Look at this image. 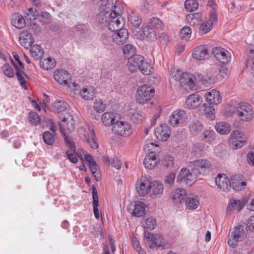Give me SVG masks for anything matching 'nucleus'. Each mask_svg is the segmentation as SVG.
Instances as JSON below:
<instances>
[{
  "instance_id": "f257e3e1",
  "label": "nucleus",
  "mask_w": 254,
  "mask_h": 254,
  "mask_svg": "<svg viewBox=\"0 0 254 254\" xmlns=\"http://www.w3.org/2000/svg\"><path fill=\"white\" fill-rule=\"evenodd\" d=\"M114 1H103L100 7L99 13L96 19L101 27H107L114 13Z\"/></svg>"
},
{
  "instance_id": "f03ea898",
  "label": "nucleus",
  "mask_w": 254,
  "mask_h": 254,
  "mask_svg": "<svg viewBox=\"0 0 254 254\" xmlns=\"http://www.w3.org/2000/svg\"><path fill=\"white\" fill-rule=\"evenodd\" d=\"M171 75L174 79L180 82L182 87L192 89L195 86V76L189 72H182L181 70L172 71Z\"/></svg>"
},
{
  "instance_id": "7ed1b4c3",
  "label": "nucleus",
  "mask_w": 254,
  "mask_h": 254,
  "mask_svg": "<svg viewBox=\"0 0 254 254\" xmlns=\"http://www.w3.org/2000/svg\"><path fill=\"white\" fill-rule=\"evenodd\" d=\"M123 9L120 3H116L114 6V13L107 26L111 31H114L123 27L125 20L121 15Z\"/></svg>"
},
{
  "instance_id": "20e7f679",
  "label": "nucleus",
  "mask_w": 254,
  "mask_h": 254,
  "mask_svg": "<svg viewBox=\"0 0 254 254\" xmlns=\"http://www.w3.org/2000/svg\"><path fill=\"white\" fill-rule=\"evenodd\" d=\"M154 94L155 89L153 87L147 84H144L137 90L135 99L139 104L144 105L151 100Z\"/></svg>"
},
{
  "instance_id": "39448f33",
  "label": "nucleus",
  "mask_w": 254,
  "mask_h": 254,
  "mask_svg": "<svg viewBox=\"0 0 254 254\" xmlns=\"http://www.w3.org/2000/svg\"><path fill=\"white\" fill-rule=\"evenodd\" d=\"M187 120L188 116L186 112L183 110L177 109L170 115L168 123L171 127H177L184 126Z\"/></svg>"
},
{
  "instance_id": "423d86ee",
  "label": "nucleus",
  "mask_w": 254,
  "mask_h": 254,
  "mask_svg": "<svg viewBox=\"0 0 254 254\" xmlns=\"http://www.w3.org/2000/svg\"><path fill=\"white\" fill-rule=\"evenodd\" d=\"M112 130L116 135L127 137L132 133V127L131 124L127 121L118 120L112 126Z\"/></svg>"
},
{
  "instance_id": "0eeeda50",
  "label": "nucleus",
  "mask_w": 254,
  "mask_h": 254,
  "mask_svg": "<svg viewBox=\"0 0 254 254\" xmlns=\"http://www.w3.org/2000/svg\"><path fill=\"white\" fill-rule=\"evenodd\" d=\"M247 229L243 225H239L234 228L228 236V244L232 247H235L239 242L243 241L247 236Z\"/></svg>"
},
{
  "instance_id": "6e6552de",
  "label": "nucleus",
  "mask_w": 254,
  "mask_h": 254,
  "mask_svg": "<svg viewBox=\"0 0 254 254\" xmlns=\"http://www.w3.org/2000/svg\"><path fill=\"white\" fill-rule=\"evenodd\" d=\"M236 112L240 120L243 122H249L254 116L252 106L247 103L242 102L238 104Z\"/></svg>"
},
{
  "instance_id": "1a4fd4ad",
  "label": "nucleus",
  "mask_w": 254,
  "mask_h": 254,
  "mask_svg": "<svg viewBox=\"0 0 254 254\" xmlns=\"http://www.w3.org/2000/svg\"><path fill=\"white\" fill-rule=\"evenodd\" d=\"M152 183L149 176L142 175L139 178L136 182L135 188L137 192L141 196H145L148 194Z\"/></svg>"
},
{
  "instance_id": "9d476101",
  "label": "nucleus",
  "mask_w": 254,
  "mask_h": 254,
  "mask_svg": "<svg viewBox=\"0 0 254 254\" xmlns=\"http://www.w3.org/2000/svg\"><path fill=\"white\" fill-rule=\"evenodd\" d=\"M247 142L245 134L238 130H235L231 133L229 140L230 146L234 149H238L244 146Z\"/></svg>"
},
{
  "instance_id": "9b49d317",
  "label": "nucleus",
  "mask_w": 254,
  "mask_h": 254,
  "mask_svg": "<svg viewBox=\"0 0 254 254\" xmlns=\"http://www.w3.org/2000/svg\"><path fill=\"white\" fill-rule=\"evenodd\" d=\"M191 171L197 177L200 175H205L211 169V162L207 159H199L194 161L192 164Z\"/></svg>"
},
{
  "instance_id": "f8f14e48",
  "label": "nucleus",
  "mask_w": 254,
  "mask_h": 254,
  "mask_svg": "<svg viewBox=\"0 0 254 254\" xmlns=\"http://www.w3.org/2000/svg\"><path fill=\"white\" fill-rule=\"evenodd\" d=\"M197 176L194 172H191L187 168H182L177 177L178 183H183L186 185H191L197 179Z\"/></svg>"
},
{
  "instance_id": "ddd939ff",
  "label": "nucleus",
  "mask_w": 254,
  "mask_h": 254,
  "mask_svg": "<svg viewBox=\"0 0 254 254\" xmlns=\"http://www.w3.org/2000/svg\"><path fill=\"white\" fill-rule=\"evenodd\" d=\"M61 119V122L59 124V126L62 134H64V132H71L74 130L75 122L72 115L66 113L64 116H62Z\"/></svg>"
},
{
  "instance_id": "4468645a",
  "label": "nucleus",
  "mask_w": 254,
  "mask_h": 254,
  "mask_svg": "<svg viewBox=\"0 0 254 254\" xmlns=\"http://www.w3.org/2000/svg\"><path fill=\"white\" fill-rule=\"evenodd\" d=\"M214 57L223 64L229 63L231 59V55L227 50L221 47H214L212 50Z\"/></svg>"
},
{
  "instance_id": "2eb2a0df",
  "label": "nucleus",
  "mask_w": 254,
  "mask_h": 254,
  "mask_svg": "<svg viewBox=\"0 0 254 254\" xmlns=\"http://www.w3.org/2000/svg\"><path fill=\"white\" fill-rule=\"evenodd\" d=\"M114 31L110 35V37L114 43L122 45L126 42L128 38V32L127 29L121 28Z\"/></svg>"
},
{
  "instance_id": "dca6fc26",
  "label": "nucleus",
  "mask_w": 254,
  "mask_h": 254,
  "mask_svg": "<svg viewBox=\"0 0 254 254\" xmlns=\"http://www.w3.org/2000/svg\"><path fill=\"white\" fill-rule=\"evenodd\" d=\"M144 239L147 242H151L158 248H163L168 246V243L166 241L161 235L158 234L154 235L148 232H145Z\"/></svg>"
},
{
  "instance_id": "f3484780",
  "label": "nucleus",
  "mask_w": 254,
  "mask_h": 254,
  "mask_svg": "<svg viewBox=\"0 0 254 254\" xmlns=\"http://www.w3.org/2000/svg\"><path fill=\"white\" fill-rule=\"evenodd\" d=\"M187 195V191L184 189H175L171 193L170 197L172 203L176 206H179L185 202Z\"/></svg>"
},
{
  "instance_id": "a211bd4d",
  "label": "nucleus",
  "mask_w": 254,
  "mask_h": 254,
  "mask_svg": "<svg viewBox=\"0 0 254 254\" xmlns=\"http://www.w3.org/2000/svg\"><path fill=\"white\" fill-rule=\"evenodd\" d=\"M121 118L120 114L115 111L105 112L101 116V122L106 127L113 126Z\"/></svg>"
},
{
  "instance_id": "6ab92c4d",
  "label": "nucleus",
  "mask_w": 254,
  "mask_h": 254,
  "mask_svg": "<svg viewBox=\"0 0 254 254\" xmlns=\"http://www.w3.org/2000/svg\"><path fill=\"white\" fill-rule=\"evenodd\" d=\"M159 162L158 154L155 152H151L145 155L143 165L146 169L152 170L157 167Z\"/></svg>"
},
{
  "instance_id": "aec40b11",
  "label": "nucleus",
  "mask_w": 254,
  "mask_h": 254,
  "mask_svg": "<svg viewBox=\"0 0 254 254\" xmlns=\"http://www.w3.org/2000/svg\"><path fill=\"white\" fill-rule=\"evenodd\" d=\"M91 132V137L89 138L86 133V131L83 127H80L78 129V133L80 137L83 138L86 142L93 149H97L98 147V144L95 136V133L92 128H89Z\"/></svg>"
},
{
  "instance_id": "412c9836",
  "label": "nucleus",
  "mask_w": 254,
  "mask_h": 254,
  "mask_svg": "<svg viewBox=\"0 0 254 254\" xmlns=\"http://www.w3.org/2000/svg\"><path fill=\"white\" fill-rule=\"evenodd\" d=\"M164 187L163 184L159 181H152L149 194L152 199L160 198L163 194Z\"/></svg>"
},
{
  "instance_id": "4be33fe9",
  "label": "nucleus",
  "mask_w": 254,
  "mask_h": 254,
  "mask_svg": "<svg viewBox=\"0 0 254 254\" xmlns=\"http://www.w3.org/2000/svg\"><path fill=\"white\" fill-rule=\"evenodd\" d=\"M215 184L220 190L227 191L231 187V181L227 175L218 174L215 178Z\"/></svg>"
},
{
  "instance_id": "5701e85b",
  "label": "nucleus",
  "mask_w": 254,
  "mask_h": 254,
  "mask_svg": "<svg viewBox=\"0 0 254 254\" xmlns=\"http://www.w3.org/2000/svg\"><path fill=\"white\" fill-rule=\"evenodd\" d=\"M171 133V128L165 124H162L155 129V134L159 140L166 141L170 136Z\"/></svg>"
},
{
  "instance_id": "b1692460",
  "label": "nucleus",
  "mask_w": 254,
  "mask_h": 254,
  "mask_svg": "<svg viewBox=\"0 0 254 254\" xmlns=\"http://www.w3.org/2000/svg\"><path fill=\"white\" fill-rule=\"evenodd\" d=\"M204 97L209 104L218 105L221 103L222 97L220 92L216 89H212L206 92Z\"/></svg>"
},
{
  "instance_id": "393cba45",
  "label": "nucleus",
  "mask_w": 254,
  "mask_h": 254,
  "mask_svg": "<svg viewBox=\"0 0 254 254\" xmlns=\"http://www.w3.org/2000/svg\"><path fill=\"white\" fill-rule=\"evenodd\" d=\"M193 59L201 61L207 59L209 56V50L204 45H199L194 49L192 53Z\"/></svg>"
},
{
  "instance_id": "a878e982",
  "label": "nucleus",
  "mask_w": 254,
  "mask_h": 254,
  "mask_svg": "<svg viewBox=\"0 0 254 254\" xmlns=\"http://www.w3.org/2000/svg\"><path fill=\"white\" fill-rule=\"evenodd\" d=\"M202 98L197 94H191L186 100V105L190 109L198 108L202 103Z\"/></svg>"
},
{
  "instance_id": "bb28decb",
  "label": "nucleus",
  "mask_w": 254,
  "mask_h": 254,
  "mask_svg": "<svg viewBox=\"0 0 254 254\" xmlns=\"http://www.w3.org/2000/svg\"><path fill=\"white\" fill-rule=\"evenodd\" d=\"M231 183L233 188L236 191L243 190L247 185L246 180L243 176L239 174L232 177Z\"/></svg>"
},
{
  "instance_id": "cd10ccee",
  "label": "nucleus",
  "mask_w": 254,
  "mask_h": 254,
  "mask_svg": "<svg viewBox=\"0 0 254 254\" xmlns=\"http://www.w3.org/2000/svg\"><path fill=\"white\" fill-rule=\"evenodd\" d=\"M218 22V17H216V19H213L209 16V19L206 20L200 25L199 28V33L202 35L206 34L210 32L212 29L213 25L217 23Z\"/></svg>"
},
{
  "instance_id": "c85d7f7f",
  "label": "nucleus",
  "mask_w": 254,
  "mask_h": 254,
  "mask_svg": "<svg viewBox=\"0 0 254 254\" xmlns=\"http://www.w3.org/2000/svg\"><path fill=\"white\" fill-rule=\"evenodd\" d=\"M55 79L60 84L66 85L70 79V75L66 71L61 69L57 70L54 73Z\"/></svg>"
},
{
  "instance_id": "c756f323",
  "label": "nucleus",
  "mask_w": 254,
  "mask_h": 254,
  "mask_svg": "<svg viewBox=\"0 0 254 254\" xmlns=\"http://www.w3.org/2000/svg\"><path fill=\"white\" fill-rule=\"evenodd\" d=\"M20 44L26 49L32 46L34 40L31 34L27 31L21 32L19 37Z\"/></svg>"
},
{
  "instance_id": "7c9ffc66",
  "label": "nucleus",
  "mask_w": 254,
  "mask_h": 254,
  "mask_svg": "<svg viewBox=\"0 0 254 254\" xmlns=\"http://www.w3.org/2000/svg\"><path fill=\"white\" fill-rule=\"evenodd\" d=\"M246 202L245 198L236 200L235 199H230L227 208V211L228 213L232 212L235 209L240 211L245 206Z\"/></svg>"
},
{
  "instance_id": "2f4dec72",
  "label": "nucleus",
  "mask_w": 254,
  "mask_h": 254,
  "mask_svg": "<svg viewBox=\"0 0 254 254\" xmlns=\"http://www.w3.org/2000/svg\"><path fill=\"white\" fill-rule=\"evenodd\" d=\"M143 59V57L140 55H135L129 58L128 61V67L130 71L133 72L139 69Z\"/></svg>"
},
{
  "instance_id": "473e14b6",
  "label": "nucleus",
  "mask_w": 254,
  "mask_h": 254,
  "mask_svg": "<svg viewBox=\"0 0 254 254\" xmlns=\"http://www.w3.org/2000/svg\"><path fill=\"white\" fill-rule=\"evenodd\" d=\"M96 94V90L92 86L84 87L79 92V95L81 98L86 100L92 99Z\"/></svg>"
},
{
  "instance_id": "72a5a7b5",
  "label": "nucleus",
  "mask_w": 254,
  "mask_h": 254,
  "mask_svg": "<svg viewBox=\"0 0 254 254\" xmlns=\"http://www.w3.org/2000/svg\"><path fill=\"white\" fill-rule=\"evenodd\" d=\"M185 201L187 208L190 210H195L199 205L197 196L193 194L187 195Z\"/></svg>"
},
{
  "instance_id": "f704fd0d",
  "label": "nucleus",
  "mask_w": 254,
  "mask_h": 254,
  "mask_svg": "<svg viewBox=\"0 0 254 254\" xmlns=\"http://www.w3.org/2000/svg\"><path fill=\"white\" fill-rule=\"evenodd\" d=\"M11 23L13 26L19 29L23 28L26 25L24 18L19 13H15L12 15Z\"/></svg>"
},
{
  "instance_id": "c9c22d12",
  "label": "nucleus",
  "mask_w": 254,
  "mask_h": 254,
  "mask_svg": "<svg viewBox=\"0 0 254 254\" xmlns=\"http://www.w3.org/2000/svg\"><path fill=\"white\" fill-rule=\"evenodd\" d=\"M11 62L16 69L15 74L21 86L24 89H27L28 87L24 77L25 76L27 75L24 73L23 71L24 69H20L14 63L13 60H11Z\"/></svg>"
},
{
  "instance_id": "e433bc0d",
  "label": "nucleus",
  "mask_w": 254,
  "mask_h": 254,
  "mask_svg": "<svg viewBox=\"0 0 254 254\" xmlns=\"http://www.w3.org/2000/svg\"><path fill=\"white\" fill-rule=\"evenodd\" d=\"M215 128L220 134H228L231 130V126L227 122H220L216 124Z\"/></svg>"
},
{
  "instance_id": "4c0bfd02",
  "label": "nucleus",
  "mask_w": 254,
  "mask_h": 254,
  "mask_svg": "<svg viewBox=\"0 0 254 254\" xmlns=\"http://www.w3.org/2000/svg\"><path fill=\"white\" fill-rule=\"evenodd\" d=\"M130 120L134 123H141L145 118V115L141 111H133L130 110L128 113Z\"/></svg>"
},
{
  "instance_id": "58836bf2",
  "label": "nucleus",
  "mask_w": 254,
  "mask_h": 254,
  "mask_svg": "<svg viewBox=\"0 0 254 254\" xmlns=\"http://www.w3.org/2000/svg\"><path fill=\"white\" fill-rule=\"evenodd\" d=\"M201 17V13L200 12L191 13L186 15V20L190 26H194L198 24Z\"/></svg>"
},
{
  "instance_id": "ea45409f",
  "label": "nucleus",
  "mask_w": 254,
  "mask_h": 254,
  "mask_svg": "<svg viewBox=\"0 0 254 254\" xmlns=\"http://www.w3.org/2000/svg\"><path fill=\"white\" fill-rule=\"evenodd\" d=\"M92 198H93V212L95 217L96 219H99L100 217V214L98 210L99 206V198L98 193L96 190L95 186H92Z\"/></svg>"
},
{
  "instance_id": "a19ab883",
  "label": "nucleus",
  "mask_w": 254,
  "mask_h": 254,
  "mask_svg": "<svg viewBox=\"0 0 254 254\" xmlns=\"http://www.w3.org/2000/svg\"><path fill=\"white\" fill-rule=\"evenodd\" d=\"M207 8L209 10V16L213 19H216V17H218L217 10L218 5L215 0H208L207 2Z\"/></svg>"
},
{
  "instance_id": "79ce46f5",
  "label": "nucleus",
  "mask_w": 254,
  "mask_h": 254,
  "mask_svg": "<svg viewBox=\"0 0 254 254\" xmlns=\"http://www.w3.org/2000/svg\"><path fill=\"white\" fill-rule=\"evenodd\" d=\"M30 54L35 60L38 61L40 59L44 54V50L38 45H34L30 47Z\"/></svg>"
},
{
  "instance_id": "37998d69",
  "label": "nucleus",
  "mask_w": 254,
  "mask_h": 254,
  "mask_svg": "<svg viewBox=\"0 0 254 254\" xmlns=\"http://www.w3.org/2000/svg\"><path fill=\"white\" fill-rule=\"evenodd\" d=\"M249 48L250 49V55L246 62V65L254 77V46L253 48L251 47Z\"/></svg>"
},
{
  "instance_id": "c03bdc74",
  "label": "nucleus",
  "mask_w": 254,
  "mask_h": 254,
  "mask_svg": "<svg viewBox=\"0 0 254 254\" xmlns=\"http://www.w3.org/2000/svg\"><path fill=\"white\" fill-rule=\"evenodd\" d=\"M164 23L158 18L153 17L150 19L149 27L151 30H162L164 28Z\"/></svg>"
},
{
  "instance_id": "a18cd8bd",
  "label": "nucleus",
  "mask_w": 254,
  "mask_h": 254,
  "mask_svg": "<svg viewBox=\"0 0 254 254\" xmlns=\"http://www.w3.org/2000/svg\"><path fill=\"white\" fill-rule=\"evenodd\" d=\"M40 65L43 69L48 70L55 66L56 61L54 59L51 58H46L40 60Z\"/></svg>"
},
{
  "instance_id": "49530a36",
  "label": "nucleus",
  "mask_w": 254,
  "mask_h": 254,
  "mask_svg": "<svg viewBox=\"0 0 254 254\" xmlns=\"http://www.w3.org/2000/svg\"><path fill=\"white\" fill-rule=\"evenodd\" d=\"M68 107L67 103L64 101L57 100L53 105V110L56 113L65 111Z\"/></svg>"
},
{
  "instance_id": "de8ad7c7",
  "label": "nucleus",
  "mask_w": 254,
  "mask_h": 254,
  "mask_svg": "<svg viewBox=\"0 0 254 254\" xmlns=\"http://www.w3.org/2000/svg\"><path fill=\"white\" fill-rule=\"evenodd\" d=\"M199 6L197 0H186L184 3V8L188 12H192L196 10Z\"/></svg>"
},
{
  "instance_id": "09e8293b",
  "label": "nucleus",
  "mask_w": 254,
  "mask_h": 254,
  "mask_svg": "<svg viewBox=\"0 0 254 254\" xmlns=\"http://www.w3.org/2000/svg\"><path fill=\"white\" fill-rule=\"evenodd\" d=\"M203 128L202 123L198 121L192 122L190 125V130L191 133L197 134Z\"/></svg>"
},
{
  "instance_id": "8fccbe9b",
  "label": "nucleus",
  "mask_w": 254,
  "mask_h": 254,
  "mask_svg": "<svg viewBox=\"0 0 254 254\" xmlns=\"http://www.w3.org/2000/svg\"><path fill=\"white\" fill-rule=\"evenodd\" d=\"M202 136L204 141L212 143L215 139L216 133L213 130L207 129L203 132Z\"/></svg>"
},
{
  "instance_id": "3c124183",
  "label": "nucleus",
  "mask_w": 254,
  "mask_h": 254,
  "mask_svg": "<svg viewBox=\"0 0 254 254\" xmlns=\"http://www.w3.org/2000/svg\"><path fill=\"white\" fill-rule=\"evenodd\" d=\"M124 56L126 58L133 57L135 56L136 48L131 44H127L123 48Z\"/></svg>"
},
{
  "instance_id": "603ef678",
  "label": "nucleus",
  "mask_w": 254,
  "mask_h": 254,
  "mask_svg": "<svg viewBox=\"0 0 254 254\" xmlns=\"http://www.w3.org/2000/svg\"><path fill=\"white\" fill-rule=\"evenodd\" d=\"M128 18L131 24L135 27H138L141 23V19L139 15L135 12L132 11L129 14Z\"/></svg>"
},
{
  "instance_id": "864d4df0",
  "label": "nucleus",
  "mask_w": 254,
  "mask_h": 254,
  "mask_svg": "<svg viewBox=\"0 0 254 254\" xmlns=\"http://www.w3.org/2000/svg\"><path fill=\"white\" fill-rule=\"evenodd\" d=\"M211 70L223 78L227 76L229 74L228 69L224 66L213 67Z\"/></svg>"
},
{
  "instance_id": "5fc2aeb1",
  "label": "nucleus",
  "mask_w": 254,
  "mask_h": 254,
  "mask_svg": "<svg viewBox=\"0 0 254 254\" xmlns=\"http://www.w3.org/2000/svg\"><path fill=\"white\" fill-rule=\"evenodd\" d=\"M139 70L142 73L145 75H149L153 71V68L151 64L146 62H144L143 60L140 64Z\"/></svg>"
},
{
  "instance_id": "6e6d98bb",
  "label": "nucleus",
  "mask_w": 254,
  "mask_h": 254,
  "mask_svg": "<svg viewBox=\"0 0 254 254\" xmlns=\"http://www.w3.org/2000/svg\"><path fill=\"white\" fill-rule=\"evenodd\" d=\"M145 213L144 206L141 203H137L135 206L132 211V215L135 217H141Z\"/></svg>"
},
{
  "instance_id": "4d7b16f0",
  "label": "nucleus",
  "mask_w": 254,
  "mask_h": 254,
  "mask_svg": "<svg viewBox=\"0 0 254 254\" xmlns=\"http://www.w3.org/2000/svg\"><path fill=\"white\" fill-rule=\"evenodd\" d=\"M25 16L27 20L30 21L34 20L39 16V13L36 9L29 8L27 9Z\"/></svg>"
},
{
  "instance_id": "13d9d810",
  "label": "nucleus",
  "mask_w": 254,
  "mask_h": 254,
  "mask_svg": "<svg viewBox=\"0 0 254 254\" xmlns=\"http://www.w3.org/2000/svg\"><path fill=\"white\" fill-rule=\"evenodd\" d=\"M191 29L189 26H184L180 30V35L182 39L188 40L191 35Z\"/></svg>"
},
{
  "instance_id": "bf43d9fd",
  "label": "nucleus",
  "mask_w": 254,
  "mask_h": 254,
  "mask_svg": "<svg viewBox=\"0 0 254 254\" xmlns=\"http://www.w3.org/2000/svg\"><path fill=\"white\" fill-rule=\"evenodd\" d=\"M93 107L97 112L101 113L105 110L106 104L101 99L96 100L94 103Z\"/></svg>"
},
{
  "instance_id": "052dcab7",
  "label": "nucleus",
  "mask_w": 254,
  "mask_h": 254,
  "mask_svg": "<svg viewBox=\"0 0 254 254\" xmlns=\"http://www.w3.org/2000/svg\"><path fill=\"white\" fill-rule=\"evenodd\" d=\"M142 224L144 228L152 230L154 229L156 222V220L152 218H148L143 220Z\"/></svg>"
},
{
  "instance_id": "680f3d73",
  "label": "nucleus",
  "mask_w": 254,
  "mask_h": 254,
  "mask_svg": "<svg viewBox=\"0 0 254 254\" xmlns=\"http://www.w3.org/2000/svg\"><path fill=\"white\" fill-rule=\"evenodd\" d=\"M3 74L9 78H12L14 75V71L12 67L8 64H4L1 67Z\"/></svg>"
},
{
  "instance_id": "e2e57ef3",
  "label": "nucleus",
  "mask_w": 254,
  "mask_h": 254,
  "mask_svg": "<svg viewBox=\"0 0 254 254\" xmlns=\"http://www.w3.org/2000/svg\"><path fill=\"white\" fill-rule=\"evenodd\" d=\"M28 119L31 124L34 126L38 125L41 121L39 115L34 112H29Z\"/></svg>"
},
{
  "instance_id": "0e129e2a",
  "label": "nucleus",
  "mask_w": 254,
  "mask_h": 254,
  "mask_svg": "<svg viewBox=\"0 0 254 254\" xmlns=\"http://www.w3.org/2000/svg\"><path fill=\"white\" fill-rule=\"evenodd\" d=\"M91 171L95 177L96 180L98 181L100 178V173L98 170V166L96 162H94L89 164Z\"/></svg>"
},
{
  "instance_id": "69168bd1",
  "label": "nucleus",
  "mask_w": 254,
  "mask_h": 254,
  "mask_svg": "<svg viewBox=\"0 0 254 254\" xmlns=\"http://www.w3.org/2000/svg\"><path fill=\"white\" fill-rule=\"evenodd\" d=\"M162 163L167 168H172L174 166L175 158L170 155L165 156L163 158Z\"/></svg>"
},
{
  "instance_id": "338daca9",
  "label": "nucleus",
  "mask_w": 254,
  "mask_h": 254,
  "mask_svg": "<svg viewBox=\"0 0 254 254\" xmlns=\"http://www.w3.org/2000/svg\"><path fill=\"white\" fill-rule=\"evenodd\" d=\"M43 138L45 142L48 145L53 144L55 141L53 134L50 131H45L43 135Z\"/></svg>"
},
{
  "instance_id": "774afa93",
  "label": "nucleus",
  "mask_w": 254,
  "mask_h": 254,
  "mask_svg": "<svg viewBox=\"0 0 254 254\" xmlns=\"http://www.w3.org/2000/svg\"><path fill=\"white\" fill-rule=\"evenodd\" d=\"M205 113H206L207 118H209L211 120H214L215 119V109L210 106H206L204 109Z\"/></svg>"
}]
</instances>
